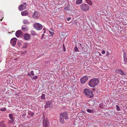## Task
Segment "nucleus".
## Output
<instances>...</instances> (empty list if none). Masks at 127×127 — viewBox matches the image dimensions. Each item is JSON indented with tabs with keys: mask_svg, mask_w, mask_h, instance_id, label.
I'll return each instance as SVG.
<instances>
[{
	"mask_svg": "<svg viewBox=\"0 0 127 127\" xmlns=\"http://www.w3.org/2000/svg\"><path fill=\"white\" fill-rule=\"evenodd\" d=\"M104 105L103 103H101L99 105V107L101 108H102L104 107Z\"/></svg>",
	"mask_w": 127,
	"mask_h": 127,
	"instance_id": "26",
	"label": "nucleus"
},
{
	"mask_svg": "<svg viewBox=\"0 0 127 127\" xmlns=\"http://www.w3.org/2000/svg\"><path fill=\"white\" fill-rule=\"evenodd\" d=\"M80 49H81V48L82 49V51H84V47L81 46V44H80ZM81 52L83 53V51H82V52L81 51Z\"/></svg>",
	"mask_w": 127,
	"mask_h": 127,
	"instance_id": "29",
	"label": "nucleus"
},
{
	"mask_svg": "<svg viewBox=\"0 0 127 127\" xmlns=\"http://www.w3.org/2000/svg\"><path fill=\"white\" fill-rule=\"evenodd\" d=\"M45 31H44V32H43L44 33H45Z\"/></svg>",
	"mask_w": 127,
	"mask_h": 127,
	"instance_id": "48",
	"label": "nucleus"
},
{
	"mask_svg": "<svg viewBox=\"0 0 127 127\" xmlns=\"http://www.w3.org/2000/svg\"><path fill=\"white\" fill-rule=\"evenodd\" d=\"M99 83V81L98 78H94L91 79L88 83L89 85L91 87H94Z\"/></svg>",
	"mask_w": 127,
	"mask_h": 127,
	"instance_id": "1",
	"label": "nucleus"
},
{
	"mask_svg": "<svg viewBox=\"0 0 127 127\" xmlns=\"http://www.w3.org/2000/svg\"><path fill=\"white\" fill-rule=\"evenodd\" d=\"M105 51L103 50V51L102 52H101V53L102 54H104L105 53Z\"/></svg>",
	"mask_w": 127,
	"mask_h": 127,
	"instance_id": "39",
	"label": "nucleus"
},
{
	"mask_svg": "<svg viewBox=\"0 0 127 127\" xmlns=\"http://www.w3.org/2000/svg\"><path fill=\"white\" fill-rule=\"evenodd\" d=\"M76 4H79V0H76Z\"/></svg>",
	"mask_w": 127,
	"mask_h": 127,
	"instance_id": "33",
	"label": "nucleus"
},
{
	"mask_svg": "<svg viewBox=\"0 0 127 127\" xmlns=\"http://www.w3.org/2000/svg\"><path fill=\"white\" fill-rule=\"evenodd\" d=\"M43 125L44 127H50V122L47 119H45L44 118L43 120Z\"/></svg>",
	"mask_w": 127,
	"mask_h": 127,
	"instance_id": "3",
	"label": "nucleus"
},
{
	"mask_svg": "<svg viewBox=\"0 0 127 127\" xmlns=\"http://www.w3.org/2000/svg\"><path fill=\"white\" fill-rule=\"evenodd\" d=\"M83 106V107H84V106Z\"/></svg>",
	"mask_w": 127,
	"mask_h": 127,
	"instance_id": "55",
	"label": "nucleus"
},
{
	"mask_svg": "<svg viewBox=\"0 0 127 127\" xmlns=\"http://www.w3.org/2000/svg\"><path fill=\"white\" fill-rule=\"evenodd\" d=\"M31 115L32 116H33L34 115V114L33 113H31Z\"/></svg>",
	"mask_w": 127,
	"mask_h": 127,
	"instance_id": "45",
	"label": "nucleus"
},
{
	"mask_svg": "<svg viewBox=\"0 0 127 127\" xmlns=\"http://www.w3.org/2000/svg\"><path fill=\"white\" fill-rule=\"evenodd\" d=\"M26 8V6H24L23 4L20 5L18 7L19 10L20 11H22L25 9Z\"/></svg>",
	"mask_w": 127,
	"mask_h": 127,
	"instance_id": "11",
	"label": "nucleus"
},
{
	"mask_svg": "<svg viewBox=\"0 0 127 127\" xmlns=\"http://www.w3.org/2000/svg\"><path fill=\"white\" fill-rule=\"evenodd\" d=\"M46 29L45 28H43V30L44 31H45Z\"/></svg>",
	"mask_w": 127,
	"mask_h": 127,
	"instance_id": "47",
	"label": "nucleus"
},
{
	"mask_svg": "<svg viewBox=\"0 0 127 127\" xmlns=\"http://www.w3.org/2000/svg\"><path fill=\"white\" fill-rule=\"evenodd\" d=\"M34 27L35 29L38 30H40L42 28V25L39 23L35 24L34 25Z\"/></svg>",
	"mask_w": 127,
	"mask_h": 127,
	"instance_id": "5",
	"label": "nucleus"
},
{
	"mask_svg": "<svg viewBox=\"0 0 127 127\" xmlns=\"http://www.w3.org/2000/svg\"><path fill=\"white\" fill-rule=\"evenodd\" d=\"M24 39L26 40L29 39L31 38L30 35L27 33H25L24 35Z\"/></svg>",
	"mask_w": 127,
	"mask_h": 127,
	"instance_id": "10",
	"label": "nucleus"
},
{
	"mask_svg": "<svg viewBox=\"0 0 127 127\" xmlns=\"http://www.w3.org/2000/svg\"><path fill=\"white\" fill-rule=\"evenodd\" d=\"M31 34L33 36H35L37 35V34L36 32L33 31H32L31 32Z\"/></svg>",
	"mask_w": 127,
	"mask_h": 127,
	"instance_id": "19",
	"label": "nucleus"
},
{
	"mask_svg": "<svg viewBox=\"0 0 127 127\" xmlns=\"http://www.w3.org/2000/svg\"><path fill=\"white\" fill-rule=\"evenodd\" d=\"M74 50L76 52L78 50L77 47L76 46H75V47L74 48Z\"/></svg>",
	"mask_w": 127,
	"mask_h": 127,
	"instance_id": "34",
	"label": "nucleus"
},
{
	"mask_svg": "<svg viewBox=\"0 0 127 127\" xmlns=\"http://www.w3.org/2000/svg\"><path fill=\"white\" fill-rule=\"evenodd\" d=\"M22 30L24 31H27L28 30V29L25 26H22Z\"/></svg>",
	"mask_w": 127,
	"mask_h": 127,
	"instance_id": "15",
	"label": "nucleus"
},
{
	"mask_svg": "<svg viewBox=\"0 0 127 127\" xmlns=\"http://www.w3.org/2000/svg\"><path fill=\"white\" fill-rule=\"evenodd\" d=\"M28 43H24L23 46V48H25L27 47Z\"/></svg>",
	"mask_w": 127,
	"mask_h": 127,
	"instance_id": "24",
	"label": "nucleus"
},
{
	"mask_svg": "<svg viewBox=\"0 0 127 127\" xmlns=\"http://www.w3.org/2000/svg\"><path fill=\"white\" fill-rule=\"evenodd\" d=\"M44 35V34H43L42 35V37H41V39H42L43 38Z\"/></svg>",
	"mask_w": 127,
	"mask_h": 127,
	"instance_id": "42",
	"label": "nucleus"
},
{
	"mask_svg": "<svg viewBox=\"0 0 127 127\" xmlns=\"http://www.w3.org/2000/svg\"><path fill=\"white\" fill-rule=\"evenodd\" d=\"M6 109V107L2 108L1 109H0V111H4Z\"/></svg>",
	"mask_w": 127,
	"mask_h": 127,
	"instance_id": "27",
	"label": "nucleus"
},
{
	"mask_svg": "<svg viewBox=\"0 0 127 127\" xmlns=\"http://www.w3.org/2000/svg\"><path fill=\"white\" fill-rule=\"evenodd\" d=\"M32 17L35 19H37L38 18V15L37 11H34L33 14L32 15Z\"/></svg>",
	"mask_w": 127,
	"mask_h": 127,
	"instance_id": "12",
	"label": "nucleus"
},
{
	"mask_svg": "<svg viewBox=\"0 0 127 127\" xmlns=\"http://www.w3.org/2000/svg\"><path fill=\"white\" fill-rule=\"evenodd\" d=\"M116 73H118L122 75H125V73L123 72L121 69H118L116 70Z\"/></svg>",
	"mask_w": 127,
	"mask_h": 127,
	"instance_id": "13",
	"label": "nucleus"
},
{
	"mask_svg": "<svg viewBox=\"0 0 127 127\" xmlns=\"http://www.w3.org/2000/svg\"><path fill=\"white\" fill-rule=\"evenodd\" d=\"M83 106V107H84V106Z\"/></svg>",
	"mask_w": 127,
	"mask_h": 127,
	"instance_id": "56",
	"label": "nucleus"
},
{
	"mask_svg": "<svg viewBox=\"0 0 127 127\" xmlns=\"http://www.w3.org/2000/svg\"><path fill=\"white\" fill-rule=\"evenodd\" d=\"M90 4V5H92V3L90 4Z\"/></svg>",
	"mask_w": 127,
	"mask_h": 127,
	"instance_id": "52",
	"label": "nucleus"
},
{
	"mask_svg": "<svg viewBox=\"0 0 127 127\" xmlns=\"http://www.w3.org/2000/svg\"><path fill=\"white\" fill-rule=\"evenodd\" d=\"M28 14V12L27 10H25L21 13V15L23 16H27Z\"/></svg>",
	"mask_w": 127,
	"mask_h": 127,
	"instance_id": "14",
	"label": "nucleus"
},
{
	"mask_svg": "<svg viewBox=\"0 0 127 127\" xmlns=\"http://www.w3.org/2000/svg\"><path fill=\"white\" fill-rule=\"evenodd\" d=\"M116 110L117 111H119L120 110V107L118 105L116 106Z\"/></svg>",
	"mask_w": 127,
	"mask_h": 127,
	"instance_id": "30",
	"label": "nucleus"
},
{
	"mask_svg": "<svg viewBox=\"0 0 127 127\" xmlns=\"http://www.w3.org/2000/svg\"><path fill=\"white\" fill-rule=\"evenodd\" d=\"M64 9L67 10H68L69 9V6H67V7H65L64 8Z\"/></svg>",
	"mask_w": 127,
	"mask_h": 127,
	"instance_id": "32",
	"label": "nucleus"
},
{
	"mask_svg": "<svg viewBox=\"0 0 127 127\" xmlns=\"http://www.w3.org/2000/svg\"><path fill=\"white\" fill-rule=\"evenodd\" d=\"M15 34L16 36L18 37L22 36L23 35V33L21 30H18L16 32Z\"/></svg>",
	"mask_w": 127,
	"mask_h": 127,
	"instance_id": "8",
	"label": "nucleus"
},
{
	"mask_svg": "<svg viewBox=\"0 0 127 127\" xmlns=\"http://www.w3.org/2000/svg\"><path fill=\"white\" fill-rule=\"evenodd\" d=\"M83 106V107H84V106Z\"/></svg>",
	"mask_w": 127,
	"mask_h": 127,
	"instance_id": "57",
	"label": "nucleus"
},
{
	"mask_svg": "<svg viewBox=\"0 0 127 127\" xmlns=\"http://www.w3.org/2000/svg\"><path fill=\"white\" fill-rule=\"evenodd\" d=\"M2 19H0V20L1 21H2Z\"/></svg>",
	"mask_w": 127,
	"mask_h": 127,
	"instance_id": "54",
	"label": "nucleus"
},
{
	"mask_svg": "<svg viewBox=\"0 0 127 127\" xmlns=\"http://www.w3.org/2000/svg\"><path fill=\"white\" fill-rule=\"evenodd\" d=\"M109 53H110L108 51H107L106 56H108V55L109 54Z\"/></svg>",
	"mask_w": 127,
	"mask_h": 127,
	"instance_id": "36",
	"label": "nucleus"
},
{
	"mask_svg": "<svg viewBox=\"0 0 127 127\" xmlns=\"http://www.w3.org/2000/svg\"><path fill=\"white\" fill-rule=\"evenodd\" d=\"M23 23L25 24H28L30 23L28 20L26 19L24 20L23 21Z\"/></svg>",
	"mask_w": 127,
	"mask_h": 127,
	"instance_id": "18",
	"label": "nucleus"
},
{
	"mask_svg": "<svg viewBox=\"0 0 127 127\" xmlns=\"http://www.w3.org/2000/svg\"><path fill=\"white\" fill-rule=\"evenodd\" d=\"M63 48H64V51H66L65 50V47H64V44L63 45Z\"/></svg>",
	"mask_w": 127,
	"mask_h": 127,
	"instance_id": "38",
	"label": "nucleus"
},
{
	"mask_svg": "<svg viewBox=\"0 0 127 127\" xmlns=\"http://www.w3.org/2000/svg\"><path fill=\"white\" fill-rule=\"evenodd\" d=\"M85 109H87V108H86V107H85Z\"/></svg>",
	"mask_w": 127,
	"mask_h": 127,
	"instance_id": "51",
	"label": "nucleus"
},
{
	"mask_svg": "<svg viewBox=\"0 0 127 127\" xmlns=\"http://www.w3.org/2000/svg\"><path fill=\"white\" fill-rule=\"evenodd\" d=\"M82 108H83V107H82Z\"/></svg>",
	"mask_w": 127,
	"mask_h": 127,
	"instance_id": "59",
	"label": "nucleus"
},
{
	"mask_svg": "<svg viewBox=\"0 0 127 127\" xmlns=\"http://www.w3.org/2000/svg\"><path fill=\"white\" fill-rule=\"evenodd\" d=\"M49 31H51L52 32V31H53V30L52 29H50Z\"/></svg>",
	"mask_w": 127,
	"mask_h": 127,
	"instance_id": "43",
	"label": "nucleus"
},
{
	"mask_svg": "<svg viewBox=\"0 0 127 127\" xmlns=\"http://www.w3.org/2000/svg\"><path fill=\"white\" fill-rule=\"evenodd\" d=\"M60 116L61 117L63 118L65 120H67L69 119L68 115L67 113L66 112H64L61 113Z\"/></svg>",
	"mask_w": 127,
	"mask_h": 127,
	"instance_id": "6",
	"label": "nucleus"
},
{
	"mask_svg": "<svg viewBox=\"0 0 127 127\" xmlns=\"http://www.w3.org/2000/svg\"><path fill=\"white\" fill-rule=\"evenodd\" d=\"M124 61L125 63H124L125 64L127 63V59L126 57V54L125 53H124Z\"/></svg>",
	"mask_w": 127,
	"mask_h": 127,
	"instance_id": "16",
	"label": "nucleus"
},
{
	"mask_svg": "<svg viewBox=\"0 0 127 127\" xmlns=\"http://www.w3.org/2000/svg\"><path fill=\"white\" fill-rule=\"evenodd\" d=\"M17 40V39L16 38H12L10 41V43L13 46H14L16 45V42Z\"/></svg>",
	"mask_w": 127,
	"mask_h": 127,
	"instance_id": "9",
	"label": "nucleus"
},
{
	"mask_svg": "<svg viewBox=\"0 0 127 127\" xmlns=\"http://www.w3.org/2000/svg\"><path fill=\"white\" fill-rule=\"evenodd\" d=\"M49 104H50L49 102L46 103L45 106V108H47L49 107L50 106Z\"/></svg>",
	"mask_w": 127,
	"mask_h": 127,
	"instance_id": "28",
	"label": "nucleus"
},
{
	"mask_svg": "<svg viewBox=\"0 0 127 127\" xmlns=\"http://www.w3.org/2000/svg\"><path fill=\"white\" fill-rule=\"evenodd\" d=\"M88 78L87 76H84L80 79V80L81 83L83 84L85 83L88 80Z\"/></svg>",
	"mask_w": 127,
	"mask_h": 127,
	"instance_id": "7",
	"label": "nucleus"
},
{
	"mask_svg": "<svg viewBox=\"0 0 127 127\" xmlns=\"http://www.w3.org/2000/svg\"><path fill=\"white\" fill-rule=\"evenodd\" d=\"M5 125L3 122L0 123V127H5Z\"/></svg>",
	"mask_w": 127,
	"mask_h": 127,
	"instance_id": "21",
	"label": "nucleus"
},
{
	"mask_svg": "<svg viewBox=\"0 0 127 127\" xmlns=\"http://www.w3.org/2000/svg\"><path fill=\"white\" fill-rule=\"evenodd\" d=\"M9 117L11 119L12 121H13V115L11 114H9Z\"/></svg>",
	"mask_w": 127,
	"mask_h": 127,
	"instance_id": "22",
	"label": "nucleus"
},
{
	"mask_svg": "<svg viewBox=\"0 0 127 127\" xmlns=\"http://www.w3.org/2000/svg\"><path fill=\"white\" fill-rule=\"evenodd\" d=\"M31 78L32 80H35L37 79L38 78V77L37 76H36L34 77L32 76L31 77Z\"/></svg>",
	"mask_w": 127,
	"mask_h": 127,
	"instance_id": "23",
	"label": "nucleus"
},
{
	"mask_svg": "<svg viewBox=\"0 0 127 127\" xmlns=\"http://www.w3.org/2000/svg\"><path fill=\"white\" fill-rule=\"evenodd\" d=\"M99 55H100V56H101V54L100 53V54H99Z\"/></svg>",
	"mask_w": 127,
	"mask_h": 127,
	"instance_id": "53",
	"label": "nucleus"
},
{
	"mask_svg": "<svg viewBox=\"0 0 127 127\" xmlns=\"http://www.w3.org/2000/svg\"><path fill=\"white\" fill-rule=\"evenodd\" d=\"M45 95L44 94H42L41 96V99H45Z\"/></svg>",
	"mask_w": 127,
	"mask_h": 127,
	"instance_id": "25",
	"label": "nucleus"
},
{
	"mask_svg": "<svg viewBox=\"0 0 127 127\" xmlns=\"http://www.w3.org/2000/svg\"><path fill=\"white\" fill-rule=\"evenodd\" d=\"M85 109H87V108H86V107H85Z\"/></svg>",
	"mask_w": 127,
	"mask_h": 127,
	"instance_id": "50",
	"label": "nucleus"
},
{
	"mask_svg": "<svg viewBox=\"0 0 127 127\" xmlns=\"http://www.w3.org/2000/svg\"><path fill=\"white\" fill-rule=\"evenodd\" d=\"M86 110H85V109L84 110H82L81 111H82V112L83 113H85V112H86Z\"/></svg>",
	"mask_w": 127,
	"mask_h": 127,
	"instance_id": "37",
	"label": "nucleus"
},
{
	"mask_svg": "<svg viewBox=\"0 0 127 127\" xmlns=\"http://www.w3.org/2000/svg\"><path fill=\"white\" fill-rule=\"evenodd\" d=\"M71 19V18L70 17H69L68 18H67L66 19L67 20V21H69Z\"/></svg>",
	"mask_w": 127,
	"mask_h": 127,
	"instance_id": "40",
	"label": "nucleus"
},
{
	"mask_svg": "<svg viewBox=\"0 0 127 127\" xmlns=\"http://www.w3.org/2000/svg\"><path fill=\"white\" fill-rule=\"evenodd\" d=\"M84 105H85V104H84Z\"/></svg>",
	"mask_w": 127,
	"mask_h": 127,
	"instance_id": "58",
	"label": "nucleus"
},
{
	"mask_svg": "<svg viewBox=\"0 0 127 127\" xmlns=\"http://www.w3.org/2000/svg\"><path fill=\"white\" fill-rule=\"evenodd\" d=\"M60 122L62 123V124H64V118L62 117H61L60 116Z\"/></svg>",
	"mask_w": 127,
	"mask_h": 127,
	"instance_id": "17",
	"label": "nucleus"
},
{
	"mask_svg": "<svg viewBox=\"0 0 127 127\" xmlns=\"http://www.w3.org/2000/svg\"><path fill=\"white\" fill-rule=\"evenodd\" d=\"M24 6H26L27 3L26 2H24L23 3V4Z\"/></svg>",
	"mask_w": 127,
	"mask_h": 127,
	"instance_id": "41",
	"label": "nucleus"
},
{
	"mask_svg": "<svg viewBox=\"0 0 127 127\" xmlns=\"http://www.w3.org/2000/svg\"><path fill=\"white\" fill-rule=\"evenodd\" d=\"M82 2V0H80V4Z\"/></svg>",
	"mask_w": 127,
	"mask_h": 127,
	"instance_id": "44",
	"label": "nucleus"
},
{
	"mask_svg": "<svg viewBox=\"0 0 127 127\" xmlns=\"http://www.w3.org/2000/svg\"><path fill=\"white\" fill-rule=\"evenodd\" d=\"M26 114H23V116H26Z\"/></svg>",
	"mask_w": 127,
	"mask_h": 127,
	"instance_id": "46",
	"label": "nucleus"
},
{
	"mask_svg": "<svg viewBox=\"0 0 127 127\" xmlns=\"http://www.w3.org/2000/svg\"><path fill=\"white\" fill-rule=\"evenodd\" d=\"M31 74L32 75V76H33L34 75V72L33 71H31Z\"/></svg>",
	"mask_w": 127,
	"mask_h": 127,
	"instance_id": "35",
	"label": "nucleus"
},
{
	"mask_svg": "<svg viewBox=\"0 0 127 127\" xmlns=\"http://www.w3.org/2000/svg\"><path fill=\"white\" fill-rule=\"evenodd\" d=\"M83 91L84 93L87 97L91 98L93 97L94 95L92 92L90 90L85 89Z\"/></svg>",
	"mask_w": 127,
	"mask_h": 127,
	"instance_id": "2",
	"label": "nucleus"
},
{
	"mask_svg": "<svg viewBox=\"0 0 127 127\" xmlns=\"http://www.w3.org/2000/svg\"><path fill=\"white\" fill-rule=\"evenodd\" d=\"M86 110L88 112L90 113H93L94 112V110L92 109H86Z\"/></svg>",
	"mask_w": 127,
	"mask_h": 127,
	"instance_id": "20",
	"label": "nucleus"
},
{
	"mask_svg": "<svg viewBox=\"0 0 127 127\" xmlns=\"http://www.w3.org/2000/svg\"><path fill=\"white\" fill-rule=\"evenodd\" d=\"M28 74L29 75H30V73H28Z\"/></svg>",
	"mask_w": 127,
	"mask_h": 127,
	"instance_id": "49",
	"label": "nucleus"
},
{
	"mask_svg": "<svg viewBox=\"0 0 127 127\" xmlns=\"http://www.w3.org/2000/svg\"><path fill=\"white\" fill-rule=\"evenodd\" d=\"M49 32L50 33V34L51 35V36H52L54 34V33L53 32V31L52 32L51 31H49Z\"/></svg>",
	"mask_w": 127,
	"mask_h": 127,
	"instance_id": "31",
	"label": "nucleus"
},
{
	"mask_svg": "<svg viewBox=\"0 0 127 127\" xmlns=\"http://www.w3.org/2000/svg\"><path fill=\"white\" fill-rule=\"evenodd\" d=\"M80 7L81 9L84 11L88 10L89 8L88 5L87 4H82L81 5Z\"/></svg>",
	"mask_w": 127,
	"mask_h": 127,
	"instance_id": "4",
	"label": "nucleus"
}]
</instances>
